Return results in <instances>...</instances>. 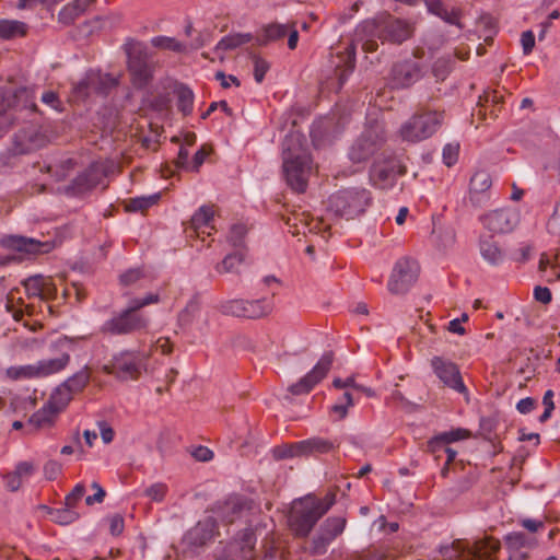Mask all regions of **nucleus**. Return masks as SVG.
<instances>
[{"mask_svg": "<svg viewBox=\"0 0 560 560\" xmlns=\"http://www.w3.org/2000/svg\"><path fill=\"white\" fill-rule=\"evenodd\" d=\"M355 66L354 50L353 48L349 49L348 57L346 60L345 69L339 74V84L342 85L347 80L348 75L353 71Z\"/></svg>", "mask_w": 560, "mask_h": 560, "instance_id": "obj_60", "label": "nucleus"}, {"mask_svg": "<svg viewBox=\"0 0 560 560\" xmlns=\"http://www.w3.org/2000/svg\"><path fill=\"white\" fill-rule=\"evenodd\" d=\"M371 200L370 192L364 188H347L329 197V210L337 217L347 220L362 214Z\"/></svg>", "mask_w": 560, "mask_h": 560, "instance_id": "obj_4", "label": "nucleus"}, {"mask_svg": "<svg viewBox=\"0 0 560 560\" xmlns=\"http://www.w3.org/2000/svg\"><path fill=\"white\" fill-rule=\"evenodd\" d=\"M501 98L502 96L498 95L495 91L485 93L483 96L479 97L478 109L476 113L472 114V116L477 115L480 119H485L487 115L486 109H483L487 106L486 104L491 102L492 106H494L495 104H499L501 102Z\"/></svg>", "mask_w": 560, "mask_h": 560, "instance_id": "obj_51", "label": "nucleus"}, {"mask_svg": "<svg viewBox=\"0 0 560 560\" xmlns=\"http://www.w3.org/2000/svg\"><path fill=\"white\" fill-rule=\"evenodd\" d=\"M483 228L491 234H504L514 230L518 214L511 209H498L481 217Z\"/></svg>", "mask_w": 560, "mask_h": 560, "instance_id": "obj_17", "label": "nucleus"}, {"mask_svg": "<svg viewBox=\"0 0 560 560\" xmlns=\"http://www.w3.org/2000/svg\"><path fill=\"white\" fill-rule=\"evenodd\" d=\"M246 508L248 509L249 506L244 499L233 497L219 506V513L225 523L231 524Z\"/></svg>", "mask_w": 560, "mask_h": 560, "instance_id": "obj_29", "label": "nucleus"}, {"mask_svg": "<svg viewBox=\"0 0 560 560\" xmlns=\"http://www.w3.org/2000/svg\"><path fill=\"white\" fill-rule=\"evenodd\" d=\"M443 114L438 112L416 113L400 127L402 140L418 142L430 138L441 126Z\"/></svg>", "mask_w": 560, "mask_h": 560, "instance_id": "obj_6", "label": "nucleus"}, {"mask_svg": "<svg viewBox=\"0 0 560 560\" xmlns=\"http://www.w3.org/2000/svg\"><path fill=\"white\" fill-rule=\"evenodd\" d=\"M383 141L384 138L376 128L366 129L351 147L350 160L354 163L369 160L378 150Z\"/></svg>", "mask_w": 560, "mask_h": 560, "instance_id": "obj_16", "label": "nucleus"}, {"mask_svg": "<svg viewBox=\"0 0 560 560\" xmlns=\"http://www.w3.org/2000/svg\"><path fill=\"white\" fill-rule=\"evenodd\" d=\"M167 488L164 483H154L145 490V495L151 500L160 502L164 499Z\"/></svg>", "mask_w": 560, "mask_h": 560, "instance_id": "obj_57", "label": "nucleus"}, {"mask_svg": "<svg viewBox=\"0 0 560 560\" xmlns=\"http://www.w3.org/2000/svg\"><path fill=\"white\" fill-rule=\"evenodd\" d=\"M420 267L417 260L402 257L394 266L388 290L393 294H405L417 281Z\"/></svg>", "mask_w": 560, "mask_h": 560, "instance_id": "obj_8", "label": "nucleus"}, {"mask_svg": "<svg viewBox=\"0 0 560 560\" xmlns=\"http://www.w3.org/2000/svg\"><path fill=\"white\" fill-rule=\"evenodd\" d=\"M247 233V229L244 224H234L230 233L228 235V242L236 249V250H243L247 252V248L245 246V235Z\"/></svg>", "mask_w": 560, "mask_h": 560, "instance_id": "obj_44", "label": "nucleus"}, {"mask_svg": "<svg viewBox=\"0 0 560 560\" xmlns=\"http://www.w3.org/2000/svg\"><path fill=\"white\" fill-rule=\"evenodd\" d=\"M320 517V512L314 505L313 495L310 494L294 501L288 516V524L296 537L305 538Z\"/></svg>", "mask_w": 560, "mask_h": 560, "instance_id": "obj_5", "label": "nucleus"}, {"mask_svg": "<svg viewBox=\"0 0 560 560\" xmlns=\"http://www.w3.org/2000/svg\"><path fill=\"white\" fill-rule=\"evenodd\" d=\"M289 32V25L270 23L264 25L256 36V42L259 46H267L271 42L282 39Z\"/></svg>", "mask_w": 560, "mask_h": 560, "instance_id": "obj_27", "label": "nucleus"}, {"mask_svg": "<svg viewBox=\"0 0 560 560\" xmlns=\"http://www.w3.org/2000/svg\"><path fill=\"white\" fill-rule=\"evenodd\" d=\"M7 376L11 380L38 378L36 364L24 366H11L7 370Z\"/></svg>", "mask_w": 560, "mask_h": 560, "instance_id": "obj_46", "label": "nucleus"}, {"mask_svg": "<svg viewBox=\"0 0 560 560\" xmlns=\"http://www.w3.org/2000/svg\"><path fill=\"white\" fill-rule=\"evenodd\" d=\"M423 75L422 67L412 59H406L394 63L390 70V82L394 88H409Z\"/></svg>", "mask_w": 560, "mask_h": 560, "instance_id": "obj_18", "label": "nucleus"}, {"mask_svg": "<svg viewBox=\"0 0 560 560\" xmlns=\"http://www.w3.org/2000/svg\"><path fill=\"white\" fill-rule=\"evenodd\" d=\"M285 224L291 228L296 229L295 231L292 232L293 234H300L301 233V231L299 229L300 225H302L303 228H308V231L312 232L315 228L318 226L319 222H317L314 228L310 226L311 221L308 220V215L306 213L302 212V213H292L291 215H289L285 219Z\"/></svg>", "mask_w": 560, "mask_h": 560, "instance_id": "obj_48", "label": "nucleus"}, {"mask_svg": "<svg viewBox=\"0 0 560 560\" xmlns=\"http://www.w3.org/2000/svg\"><path fill=\"white\" fill-rule=\"evenodd\" d=\"M27 25L24 22L16 20H0V38L1 39H14L18 37H24L27 33Z\"/></svg>", "mask_w": 560, "mask_h": 560, "instance_id": "obj_35", "label": "nucleus"}, {"mask_svg": "<svg viewBox=\"0 0 560 560\" xmlns=\"http://www.w3.org/2000/svg\"><path fill=\"white\" fill-rule=\"evenodd\" d=\"M69 361L70 355L62 353L59 358L37 362L38 377H46L62 371L68 365Z\"/></svg>", "mask_w": 560, "mask_h": 560, "instance_id": "obj_32", "label": "nucleus"}, {"mask_svg": "<svg viewBox=\"0 0 560 560\" xmlns=\"http://www.w3.org/2000/svg\"><path fill=\"white\" fill-rule=\"evenodd\" d=\"M283 173L288 185L296 192H304L312 170V158L302 148L301 137L291 133L283 141Z\"/></svg>", "mask_w": 560, "mask_h": 560, "instance_id": "obj_2", "label": "nucleus"}, {"mask_svg": "<svg viewBox=\"0 0 560 560\" xmlns=\"http://www.w3.org/2000/svg\"><path fill=\"white\" fill-rule=\"evenodd\" d=\"M273 308L268 299L244 300L233 299L220 303L219 311L225 316L256 319L267 316Z\"/></svg>", "mask_w": 560, "mask_h": 560, "instance_id": "obj_7", "label": "nucleus"}, {"mask_svg": "<svg viewBox=\"0 0 560 560\" xmlns=\"http://www.w3.org/2000/svg\"><path fill=\"white\" fill-rule=\"evenodd\" d=\"M314 505L320 512L322 516L326 514L336 502V493L328 492L323 499L313 495Z\"/></svg>", "mask_w": 560, "mask_h": 560, "instance_id": "obj_53", "label": "nucleus"}, {"mask_svg": "<svg viewBox=\"0 0 560 560\" xmlns=\"http://www.w3.org/2000/svg\"><path fill=\"white\" fill-rule=\"evenodd\" d=\"M141 360L132 352H122L103 366V371L119 380H136L141 374Z\"/></svg>", "mask_w": 560, "mask_h": 560, "instance_id": "obj_15", "label": "nucleus"}, {"mask_svg": "<svg viewBox=\"0 0 560 560\" xmlns=\"http://www.w3.org/2000/svg\"><path fill=\"white\" fill-rule=\"evenodd\" d=\"M23 285L28 298H39L42 300H51L57 294V288L49 277L36 275L28 277L23 281Z\"/></svg>", "mask_w": 560, "mask_h": 560, "instance_id": "obj_20", "label": "nucleus"}, {"mask_svg": "<svg viewBox=\"0 0 560 560\" xmlns=\"http://www.w3.org/2000/svg\"><path fill=\"white\" fill-rule=\"evenodd\" d=\"M450 72V63L446 59H438L432 66V73L438 81H443Z\"/></svg>", "mask_w": 560, "mask_h": 560, "instance_id": "obj_55", "label": "nucleus"}, {"mask_svg": "<svg viewBox=\"0 0 560 560\" xmlns=\"http://www.w3.org/2000/svg\"><path fill=\"white\" fill-rule=\"evenodd\" d=\"M91 487L93 490H95V493L93 495L86 497L85 503L88 505H93L94 503H102L106 495L105 490L95 481L91 485Z\"/></svg>", "mask_w": 560, "mask_h": 560, "instance_id": "obj_62", "label": "nucleus"}, {"mask_svg": "<svg viewBox=\"0 0 560 560\" xmlns=\"http://www.w3.org/2000/svg\"><path fill=\"white\" fill-rule=\"evenodd\" d=\"M91 93H93V91L92 84H90L89 74L83 80L73 85L72 94L77 101L85 100Z\"/></svg>", "mask_w": 560, "mask_h": 560, "instance_id": "obj_52", "label": "nucleus"}, {"mask_svg": "<svg viewBox=\"0 0 560 560\" xmlns=\"http://www.w3.org/2000/svg\"><path fill=\"white\" fill-rule=\"evenodd\" d=\"M412 32L409 23L387 15L362 22L355 34L360 40H363L362 48L373 52L378 47L376 38L382 43L401 44L411 37Z\"/></svg>", "mask_w": 560, "mask_h": 560, "instance_id": "obj_1", "label": "nucleus"}, {"mask_svg": "<svg viewBox=\"0 0 560 560\" xmlns=\"http://www.w3.org/2000/svg\"><path fill=\"white\" fill-rule=\"evenodd\" d=\"M346 524L347 520L342 516L326 518L312 539L311 552L316 556L324 555L331 541L342 534Z\"/></svg>", "mask_w": 560, "mask_h": 560, "instance_id": "obj_10", "label": "nucleus"}, {"mask_svg": "<svg viewBox=\"0 0 560 560\" xmlns=\"http://www.w3.org/2000/svg\"><path fill=\"white\" fill-rule=\"evenodd\" d=\"M269 69V65L266 60L255 57L254 59V77L255 80L260 83L264 80L266 72Z\"/></svg>", "mask_w": 560, "mask_h": 560, "instance_id": "obj_61", "label": "nucleus"}, {"mask_svg": "<svg viewBox=\"0 0 560 560\" xmlns=\"http://www.w3.org/2000/svg\"><path fill=\"white\" fill-rule=\"evenodd\" d=\"M458 144L448 143L443 149V160L447 166H452L458 158Z\"/></svg>", "mask_w": 560, "mask_h": 560, "instance_id": "obj_58", "label": "nucleus"}, {"mask_svg": "<svg viewBox=\"0 0 560 560\" xmlns=\"http://www.w3.org/2000/svg\"><path fill=\"white\" fill-rule=\"evenodd\" d=\"M49 142L46 131L37 125L21 128L14 136L13 150L16 154H26L42 149Z\"/></svg>", "mask_w": 560, "mask_h": 560, "instance_id": "obj_12", "label": "nucleus"}, {"mask_svg": "<svg viewBox=\"0 0 560 560\" xmlns=\"http://www.w3.org/2000/svg\"><path fill=\"white\" fill-rule=\"evenodd\" d=\"M246 257V253L243 250H235L234 253L228 254L220 262L214 267L219 275L234 273L241 275V266L243 265Z\"/></svg>", "mask_w": 560, "mask_h": 560, "instance_id": "obj_28", "label": "nucleus"}, {"mask_svg": "<svg viewBox=\"0 0 560 560\" xmlns=\"http://www.w3.org/2000/svg\"><path fill=\"white\" fill-rule=\"evenodd\" d=\"M492 180L489 173L485 171L476 172L470 178L469 198L475 205H479L482 198L491 188Z\"/></svg>", "mask_w": 560, "mask_h": 560, "instance_id": "obj_25", "label": "nucleus"}, {"mask_svg": "<svg viewBox=\"0 0 560 560\" xmlns=\"http://www.w3.org/2000/svg\"><path fill=\"white\" fill-rule=\"evenodd\" d=\"M152 45L156 48L167 49L172 51L180 52L185 49V46L173 37L158 36L151 40Z\"/></svg>", "mask_w": 560, "mask_h": 560, "instance_id": "obj_49", "label": "nucleus"}, {"mask_svg": "<svg viewBox=\"0 0 560 560\" xmlns=\"http://www.w3.org/2000/svg\"><path fill=\"white\" fill-rule=\"evenodd\" d=\"M436 377L448 387L459 394H467L459 368L456 363L443 357H433L430 361Z\"/></svg>", "mask_w": 560, "mask_h": 560, "instance_id": "obj_11", "label": "nucleus"}, {"mask_svg": "<svg viewBox=\"0 0 560 560\" xmlns=\"http://www.w3.org/2000/svg\"><path fill=\"white\" fill-rule=\"evenodd\" d=\"M552 398H553V392L551 389H548L545 393L544 398H542L545 411L542 412V415L539 418V420L541 422H545L546 420H548L551 416L552 410L555 409V404H553Z\"/></svg>", "mask_w": 560, "mask_h": 560, "instance_id": "obj_59", "label": "nucleus"}, {"mask_svg": "<svg viewBox=\"0 0 560 560\" xmlns=\"http://www.w3.org/2000/svg\"><path fill=\"white\" fill-rule=\"evenodd\" d=\"M34 470H35V466H34L33 463H31V462H21V463H19L16 465V467L14 469V474H16V476H19L21 478V480L23 481L24 479H26L30 476H32Z\"/></svg>", "mask_w": 560, "mask_h": 560, "instance_id": "obj_63", "label": "nucleus"}, {"mask_svg": "<svg viewBox=\"0 0 560 560\" xmlns=\"http://www.w3.org/2000/svg\"><path fill=\"white\" fill-rule=\"evenodd\" d=\"M58 413L59 412L57 410L46 404L43 408L31 416L28 423L34 425L36 429L50 427Z\"/></svg>", "mask_w": 560, "mask_h": 560, "instance_id": "obj_38", "label": "nucleus"}, {"mask_svg": "<svg viewBox=\"0 0 560 560\" xmlns=\"http://www.w3.org/2000/svg\"><path fill=\"white\" fill-rule=\"evenodd\" d=\"M131 77V83L136 89L145 88L153 79L154 62L150 61L128 70Z\"/></svg>", "mask_w": 560, "mask_h": 560, "instance_id": "obj_34", "label": "nucleus"}, {"mask_svg": "<svg viewBox=\"0 0 560 560\" xmlns=\"http://www.w3.org/2000/svg\"><path fill=\"white\" fill-rule=\"evenodd\" d=\"M90 371L89 368L85 366L67 381L63 382V385L74 395L84 389V387L90 382Z\"/></svg>", "mask_w": 560, "mask_h": 560, "instance_id": "obj_41", "label": "nucleus"}, {"mask_svg": "<svg viewBox=\"0 0 560 560\" xmlns=\"http://www.w3.org/2000/svg\"><path fill=\"white\" fill-rule=\"evenodd\" d=\"M49 513L52 515V521L59 525H69L80 517L79 513L69 506L50 510Z\"/></svg>", "mask_w": 560, "mask_h": 560, "instance_id": "obj_47", "label": "nucleus"}, {"mask_svg": "<svg viewBox=\"0 0 560 560\" xmlns=\"http://www.w3.org/2000/svg\"><path fill=\"white\" fill-rule=\"evenodd\" d=\"M90 84L94 94L106 96L118 85V80L108 73H90Z\"/></svg>", "mask_w": 560, "mask_h": 560, "instance_id": "obj_30", "label": "nucleus"}, {"mask_svg": "<svg viewBox=\"0 0 560 560\" xmlns=\"http://www.w3.org/2000/svg\"><path fill=\"white\" fill-rule=\"evenodd\" d=\"M214 211L211 206H202L190 219V228L199 234V230L208 228L213 219Z\"/></svg>", "mask_w": 560, "mask_h": 560, "instance_id": "obj_40", "label": "nucleus"}, {"mask_svg": "<svg viewBox=\"0 0 560 560\" xmlns=\"http://www.w3.org/2000/svg\"><path fill=\"white\" fill-rule=\"evenodd\" d=\"M4 243L9 248L28 255L48 253L51 249V245L48 242H40L35 238L24 236H10L4 241Z\"/></svg>", "mask_w": 560, "mask_h": 560, "instance_id": "obj_22", "label": "nucleus"}, {"mask_svg": "<svg viewBox=\"0 0 560 560\" xmlns=\"http://www.w3.org/2000/svg\"><path fill=\"white\" fill-rule=\"evenodd\" d=\"M73 394L63 385H59L55 392L50 395L47 404L55 410L60 412L66 408L69 401L72 399Z\"/></svg>", "mask_w": 560, "mask_h": 560, "instance_id": "obj_39", "label": "nucleus"}, {"mask_svg": "<svg viewBox=\"0 0 560 560\" xmlns=\"http://www.w3.org/2000/svg\"><path fill=\"white\" fill-rule=\"evenodd\" d=\"M159 301V294L154 293H150L142 299L131 300L127 308L104 324L102 328L103 331L110 335H127L145 330L149 325V319L138 314V311L147 305L158 303Z\"/></svg>", "mask_w": 560, "mask_h": 560, "instance_id": "obj_3", "label": "nucleus"}, {"mask_svg": "<svg viewBox=\"0 0 560 560\" xmlns=\"http://www.w3.org/2000/svg\"><path fill=\"white\" fill-rule=\"evenodd\" d=\"M334 361V353L331 351L325 352L317 364L303 376L300 381L289 386L288 390L292 395L308 394L316 384L326 377Z\"/></svg>", "mask_w": 560, "mask_h": 560, "instance_id": "obj_13", "label": "nucleus"}, {"mask_svg": "<svg viewBox=\"0 0 560 560\" xmlns=\"http://www.w3.org/2000/svg\"><path fill=\"white\" fill-rule=\"evenodd\" d=\"M256 538L252 530L243 533L241 540L231 542L226 548L224 560H256Z\"/></svg>", "mask_w": 560, "mask_h": 560, "instance_id": "obj_19", "label": "nucleus"}, {"mask_svg": "<svg viewBox=\"0 0 560 560\" xmlns=\"http://www.w3.org/2000/svg\"><path fill=\"white\" fill-rule=\"evenodd\" d=\"M217 522L213 517H207L197 523V525L189 530L188 537L190 544L194 546H203L210 541L215 533Z\"/></svg>", "mask_w": 560, "mask_h": 560, "instance_id": "obj_24", "label": "nucleus"}, {"mask_svg": "<svg viewBox=\"0 0 560 560\" xmlns=\"http://www.w3.org/2000/svg\"><path fill=\"white\" fill-rule=\"evenodd\" d=\"M124 50L127 55V68L128 70L132 69L133 67L145 65L151 60L148 47L145 44L136 40L133 38H129L126 44L124 45Z\"/></svg>", "mask_w": 560, "mask_h": 560, "instance_id": "obj_23", "label": "nucleus"}, {"mask_svg": "<svg viewBox=\"0 0 560 560\" xmlns=\"http://www.w3.org/2000/svg\"><path fill=\"white\" fill-rule=\"evenodd\" d=\"M452 548L455 555L450 556V560H495L493 555L500 550L501 544L498 539L486 537L469 548H462L459 541H454Z\"/></svg>", "mask_w": 560, "mask_h": 560, "instance_id": "obj_9", "label": "nucleus"}, {"mask_svg": "<svg viewBox=\"0 0 560 560\" xmlns=\"http://www.w3.org/2000/svg\"><path fill=\"white\" fill-rule=\"evenodd\" d=\"M334 447V442L319 436L298 442V448L300 450L301 457L325 454L330 452Z\"/></svg>", "mask_w": 560, "mask_h": 560, "instance_id": "obj_26", "label": "nucleus"}, {"mask_svg": "<svg viewBox=\"0 0 560 560\" xmlns=\"http://www.w3.org/2000/svg\"><path fill=\"white\" fill-rule=\"evenodd\" d=\"M547 230L552 235H560V202L555 206L553 212L547 223Z\"/></svg>", "mask_w": 560, "mask_h": 560, "instance_id": "obj_56", "label": "nucleus"}, {"mask_svg": "<svg viewBox=\"0 0 560 560\" xmlns=\"http://www.w3.org/2000/svg\"><path fill=\"white\" fill-rule=\"evenodd\" d=\"M253 36L250 34H233L223 37L217 45V50L234 49L243 44L250 42Z\"/></svg>", "mask_w": 560, "mask_h": 560, "instance_id": "obj_45", "label": "nucleus"}, {"mask_svg": "<svg viewBox=\"0 0 560 560\" xmlns=\"http://www.w3.org/2000/svg\"><path fill=\"white\" fill-rule=\"evenodd\" d=\"M273 458L277 460L301 457L300 450L298 448V442L292 444H283L272 450Z\"/></svg>", "mask_w": 560, "mask_h": 560, "instance_id": "obj_50", "label": "nucleus"}, {"mask_svg": "<svg viewBox=\"0 0 560 560\" xmlns=\"http://www.w3.org/2000/svg\"><path fill=\"white\" fill-rule=\"evenodd\" d=\"M160 199V194H154L147 197H137L129 199L126 203V210L129 212L141 211L144 212L147 209L155 205Z\"/></svg>", "mask_w": 560, "mask_h": 560, "instance_id": "obj_43", "label": "nucleus"}, {"mask_svg": "<svg viewBox=\"0 0 560 560\" xmlns=\"http://www.w3.org/2000/svg\"><path fill=\"white\" fill-rule=\"evenodd\" d=\"M405 173L406 167L397 159L388 158L373 164L370 178L376 187L387 189L393 187L397 177Z\"/></svg>", "mask_w": 560, "mask_h": 560, "instance_id": "obj_14", "label": "nucleus"}, {"mask_svg": "<svg viewBox=\"0 0 560 560\" xmlns=\"http://www.w3.org/2000/svg\"><path fill=\"white\" fill-rule=\"evenodd\" d=\"M427 7L429 12L441 18L450 24H458V11L454 8H448L440 0H427Z\"/></svg>", "mask_w": 560, "mask_h": 560, "instance_id": "obj_37", "label": "nucleus"}, {"mask_svg": "<svg viewBox=\"0 0 560 560\" xmlns=\"http://www.w3.org/2000/svg\"><path fill=\"white\" fill-rule=\"evenodd\" d=\"M177 96V108L184 115L188 116L192 113L195 94L186 84H178L175 88Z\"/></svg>", "mask_w": 560, "mask_h": 560, "instance_id": "obj_36", "label": "nucleus"}, {"mask_svg": "<svg viewBox=\"0 0 560 560\" xmlns=\"http://www.w3.org/2000/svg\"><path fill=\"white\" fill-rule=\"evenodd\" d=\"M95 0H73L59 12V21L63 24H71L83 14Z\"/></svg>", "mask_w": 560, "mask_h": 560, "instance_id": "obj_31", "label": "nucleus"}, {"mask_svg": "<svg viewBox=\"0 0 560 560\" xmlns=\"http://www.w3.org/2000/svg\"><path fill=\"white\" fill-rule=\"evenodd\" d=\"M103 176V168L97 164H92L72 180L68 190L73 195L91 190L100 184Z\"/></svg>", "mask_w": 560, "mask_h": 560, "instance_id": "obj_21", "label": "nucleus"}, {"mask_svg": "<svg viewBox=\"0 0 560 560\" xmlns=\"http://www.w3.org/2000/svg\"><path fill=\"white\" fill-rule=\"evenodd\" d=\"M494 235L480 236V253L482 257L490 264H498L502 260L503 254L498 243L494 241Z\"/></svg>", "mask_w": 560, "mask_h": 560, "instance_id": "obj_33", "label": "nucleus"}, {"mask_svg": "<svg viewBox=\"0 0 560 560\" xmlns=\"http://www.w3.org/2000/svg\"><path fill=\"white\" fill-rule=\"evenodd\" d=\"M125 523L120 514H115L109 520V530L113 536H119L124 532Z\"/></svg>", "mask_w": 560, "mask_h": 560, "instance_id": "obj_64", "label": "nucleus"}, {"mask_svg": "<svg viewBox=\"0 0 560 560\" xmlns=\"http://www.w3.org/2000/svg\"><path fill=\"white\" fill-rule=\"evenodd\" d=\"M85 493V487L82 483H78L73 490L66 497L65 504L69 508H75L78 502L82 499Z\"/></svg>", "mask_w": 560, "mask_h": 560, "instance_id": "obj_54", "label": "nucleus"}, {"mask_svg": "<svg viewBox=\"0 0 560 560\" xmlns=\"http://www.w3.org/2000/svg\"><path fill=\"white\" fill-rule=\"evenodd\" d=\"M200 310V303L196 299H191L186 306L178 313L177 323L182 329H186L191 325L196 314Z\"/></svg>", "mask_w": 560, "mask_h": 560, "instance_id": "obj_42", "label": "nucleus"}]
</instances>
